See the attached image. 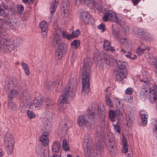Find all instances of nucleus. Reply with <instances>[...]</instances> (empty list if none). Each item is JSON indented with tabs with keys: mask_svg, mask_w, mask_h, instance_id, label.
Masks as SVG:
<instances>
[{
	"mask_svg": "<svg viewBox=\"0 0 157 157\" xmlns=\"http://www.w3.org/2000/svg\"><path fill=\"white\" fill-rule=\"evenodd\" d=\"M124 32L125 34H127L129 32V29L128 28H127L124 29Z\"/></svg>",
	"mask_w": 157,
	"mask_h": 157,
	"instance_id": "338daca9",
	"label": "nucleus"
},
{
	"mask_svg": "<svg viewBox=\"0 0 157 157\" xmlns=\"http://www.w3.org/2000/svg\"><path fill=\"white\" fill-rule=\"evenodd\" d=\"M86 127L87 128H91V124L89 122L87 121V122L86 123Z\"/></svg>",
	"mask_w": 157,
	"mask_h": 157,
	"instance_id": "e2e57ef3",
	"label": "nucleus"
},
{
	"mask_svg": "<svg viewBox=\"0 0 157 157\" xmlns=\"http://www.w3.org/2000/svg\"><path fill=\"white\" fill-rule=\"evenodd\" d=\"M21 65L24 71L25 74L29 76L30 75V72L27 64L24 62H22L21 63Z\"/></svg>",
	"mask_w": 157,
	"mask_h": 157,
	"instance_id": "c756f323",
	"label": "nucleus"
},
{
	"mask_svg": "<svg viewBox=\"0 0 157 157\" xmlns=\"http://www.w3.org/2000/svg\"><path fill=\"white\" fill-rule=\"evenodd\" d=\"M71 80H69L68 84L63 89L61 97L60 98V106H63L62 109L60 106L59 109L60 110L61 112L64 111L63 109L65 108L66 106L63 104H66L67 102V100L68 99L74 96L75 86H73L72 84L71 83Z\"/></svg>",
	"mask_w": 157,
	"mask_h": 157,
	"instance_id": "7ed1b4c3",
	"label": "nucleus"
},
{
	"mask_svg": "<svg viewBox=\"0 0 157 157\" xmlns=\"http://www.w3.org/2000/svg\"><path fill=\"white\" fill-rule=\"evenodd\" d=\"M103 46L105 49L106 50H110L112 52L115 51L113 48L111 47L110 42L107 40H105L104 41Z\"/></svg>",
	"mask_w": 157,
	"mask_h": 157,
	"instance_id": "c85d7f7f",
	"label": "nucleus"
},
{
	"mask_svg": "<svg viewBox=\"0 0 157 157\" xmlns=\"http://www.w3.org/2000/svg\"><path fill=\"white\" fill-rule=\"evenodd\" d=\"M109 87H108L105 90V102L106 105L109 108L113 107V102L110 100L109 97V95L110 94V93L109 92V89H110Z\"/></svg>",
	"mask_w": 157,
	"mask_h": 157,
	"instance_id": "6ab92c4d",
	"label": "nucleus"
},
{
	"mask_svg": "<svg viewBox=\"0 0 157 157\" xmlns=\"http://www.w3.org/2000/svg\"><path fill=\"white\" fill-rule=\"evenodd\" d=\"M80 33L79 30L78 29H77L75 31H73L70 34L71 38H74L78 36Z\"/></svg>",
	"mask_w": 157,
	"mask_h": 157,
	"instance_id": "a18cd8bd",
	"label": "nucleus"
},
{
	"mask_svg": "<svg viewBox=\"0 0 157 157\" xmlns=\"http://www.w3.org/2000/svg\"><path fill=\"white\" fill-rule=\"evenodd\" d=\"M8 106L10 109L13 110H14L16 107V105L11 101L8 103Z\"/></svg>",
	"mask_w": 157,
	"mask_h": 157,
	"instance_id": "603ef678",
	"label": "nucleus"
},
{
	"mask_svg": "<svg viewBox=\"0 0 157 157\" xmlns=\"http://www.w3.org/2000/svg\"><path fill=\"white\" fill-rule=\"evenodd\" d=\"M150 96L149 99L151 103L155 101L157 98V90L155 88H151L149 90Z\"/></svg>",
	"mask_w": 157,
	"mask_h": 157,
	"instance_id": "a211bd4d",
	"label": "nucleus"
},
{
	"mask_svg": "<svg viewBox=\"0 0 157 157\" xmlns=\"http://www.w3.org/2000/svg\"><path fill=\"white\" fill-rule=\"evenodd\" d=\"M88 115V118L92 121H93L94 118H95V116L97 113V108L95 107L90 105L89 106L87 112Z\"/></svg>",
	"mask_w": 157,
	"mask_h": 157,
	"instance_id": "2eb2a0df",
	"label": "nucleus"
},
{
	"mask_svg": "<svg viewBox=\"0 0 157 157\" xmlns=\"http://www.w3.org/2000/svg\"><path fill=\"white\" fill-rule=\"evenodd\" d=\"M135 109L134 107L129 106L127 108L126 117L128 123H130L131 122V119L135 115Z\"/></svg>",
	"mask_w": 157,
	"mask_h": 157,
	"instance_id": "4468645a",
	"label": "nucleus"
},
{
	"mask_svg": "<svg viewBox=\"0 0 157 157\" xmlns=\"http://www.w3.org/2000/svg\"><path fill=\"white\" fill-rule=\"evenodd\" d=\"M87 122V121L85 120L84 115H82L79 117L78 120V123L80 127H83L86 125Z\"/></svg>",
	"mask_w": 157,
	"mask_h": 157,
	"instance_id": "393cba45",
	"label": "nucleus"
},
{
	"mask_svg": "<svg viewBox=\"0 0 157 157\" xmlns=\"http://www.w3.org/2000/svg\"><path fill=\"white\" fill-rule=\"evenodd\" d=\"M71 46L75 48H77L80 46V42L78 40H75L71 44Z\"/></svg>",
	"mask_w": 157,
	"mask_h": 157,
	"instance_id": "a19ab883",
	"label": "nucleus"
},
{
	"mask_svg": "<svg viewBox=\"0 0 157 157\" xmlns=\"http://www.w3.org/2000/svg\"><path fill=\"white\" fill-rule=\"evenodd\" d=\"M82 74V95L87 94L89 90L90 78V69L88 63H84L82 69L80 70Z\"/></svg>",
	"mask_w": 157,
	"mask_h": 157,
	"instance_id": "f03ea898",
	"label": "nucleus"
},
{
	"mask_svg": "<svg viewBox=\"0 0 157 157\" xmlns=\"http://www.w3.org/2000/svg\"><path fill=\"white\" fill-rule=\"evenodd\" d=\"M125 56L128 59H131L132 60H134L137 58V56L132 54L131 52L128 51L126 54Z\"/></svg>",
	"mask_w": 157,
	"mask_h": 157,
	"instance_id": "79ce46f5",
	"label": "nucleus"
},
{
	"mask_svg": "<svg viewBox=\"0 0 157 157\" xmlns=\"http://www.w3.org/2000/svg\"><path fill=\"white\" fill-rule=\"evenodd\" d=\"M27 113L28 117L29 119H33L36 117V114L31 111L28 110Z\"/></svg>",
	"mask_w": 157,
	"mask_h": 157,
	"instance_id": "de8ad7c7",
	"label": "nucleus"
},
{
	"mask_svg": "<svg viewBox=\"0 0 157 157\" xmlns=\"http://www.w3.org/2000/svg\"><path fill=\"white\" fill-rule=\"evenodd\" d=\"M140 81L142 82L143 84L142 89L140 93V96L142 100H144L148 94L149 88V82L147 79H144L140 80Z\"/></svg>",
	"mask_w": 157,
	"mask_h": 157,
	"instance_id": "1a4fd4ad",
	"label": "nucleus"
},
{
	"mask_svg": "<svg viewBox=\"0 0 157 157\" xmlns=\"http://www.w3.org/2000/svg\"><path fill=\"white\" fill-rule=\"evenodd\" d=\"M48 136V135L43 134L40 136V141L44 146H46L48 144L49 140L47 137Z\"/></svg>",
	"mask_w": 157,
	"mask_h": 157,
	"instance_id": "bb28decb",
	"label": "nucleus"
},
{
	"mask_svg": "<svg viewBox=\"0 0 157 157\" xmlns=\"http://www.w3.org/2000/svg\"><path fill=\"white\" fill-rule=\"evenodd\" d=\"M150 49V47L147 46L146 44L144 43H142L137 48L136 52L138 55H141L144 54L146 50H147L148 51H149Z\"/></svg>",
	"mask_w": 157,
	"mask_h": 157,
	"instance_id": "aec40b11",
	"label": "nucleus"
},
{
	"mask_svg": "<svg viewBox=\"0 0 157 157\" xmlns=\"http://www.w3.org/2000/svg\"><path fill=\"white\" fill-rule=\"evenodd\" d=\"M18 11L19 14H21L23 12L24 7L21 4H19L17 6Z\"/></svg>",
	"mask_w": 157,
	"mask_h": 157,
	"instance_id": "8fccbe9b",
	"label": "nucleus"
},
{
	"mask_svg": "<svg viewBox=\"0 0 157 157\" xmlns=\"http://www.w3.org/2000/svg\"><path fill=\"white\" fill-rule=\"evenodd\" d=\"M65 128L68 129L72 127L73 124V122L71 121L69 119H67L64 121Z\"/></svg>",
	"mask_w": 157,
	"mask_h": 157,
	"instance_id": "e433bc0d",
	"label": "nucleus"
},
{
	"mask_svg": "<svg viewBox=\"0 0 157 157\" xmlns=\"http://www.w3.org/2000/svg\"><path fill=\"white\" fill-rule=\"evenodd\" d=\"M52 104L51 100L48 98H47L45 101L43 102V106L44 107L47 108L50 106Z\"/></svg>",
	"mask_w": 157,
	"mask_h": 157,
	"instance_id": "ea45409f",
	"label": "nucleus"
},
{
	"mask_svg": "<svg viewBox=\"0 0 157 157\" xmlns=\"http://www.w3.org/2000/svg\"><path fill=\"white\" fill-rule=\"evenodd\" d=\"M106 145L107 147H111V146L113 147L114 146H116L115 145V144L114 141L113 140H109L106 143Z\"/></svg>",
	"mask_w": 157,
	"mask_h": 157,
	"instance_id": "09e8293b",
	"label": "nucleus"
},
{
	"mask_svg": "<svg viewBox=\"0 0 157 157\" xmlns=\"http://www.w3.org/2000/svg\"><path fill=\"white\" fill-rule=\"evenodd\" d=\"M149 63L151 65H155V73L156 76H157V59H156L153 56L150 54L149 55Z\"/></svg>",
	"mask_w": 157,
	"mask_h": 157,
	"instance_id": "5701e85b",
	"label": "nucleus"
},
{
	"mask_svg": "<svg viewBox=\"0 0 157 157\" xmlns=\"http://www.w3.org/2000/svg\"><path fill=\"white\" fill-rule=\"evenodd\" d=\"M39 25L41 30V35L43 37L45 38L47 36L48 31L47 22L44 21H43L40 23Z\"/></svg>",
	"mask_w": 157,
	"mask_h": 157,
	"instance_id": "f3484780",
	"label": "nucleus"
},
{
	"mask_svg": "<svg viewBox=\"0 0 157 157\" xmlns=\"http://www.w3.org/2000/svg\"><path fill=\"white\" fill-rule=\"evenodd\" d=\"M47 124H44V126H42L41 128V131L43 135H49L48 128L47 126L45 127L44 126L45 125Z\"/></svg>",
	"mask_w": 157,
	"mask_h": 157,
	"instance_id": "58836bf2",
	"label": "nucleus"
},
{
	"mask_svg": "<svg viewBox=\"0 0 157 157\" xmlns=\"http://www.w3.org/2000/svg\"><path fill=\"white\" fill-rule=\"evenodd\" d=\"M128 146L127 144L126 140L125 138L123 137L122 139V148L121 151L123 153H126L128 151Z\"/></svg>",
	"mask_w": 157,
	"mask_h": 157,
	"instance_id": "7c9ffc66",
	"label": "nucleus"
},
{
	"mask_svg": "<svg viewBox=\"0 0 157 157\" xmlns=\"http://www.w3.org/2000/svg\"><path fill=\"white\" fill-rule=\"evenodd\" d=\"M103 21L106 22L108 20L113 22H116L119 24H121L124 23V20L121 17H118L116 13L111 10L107 11L104 14L102 17Z\"/></svg>",
	"mask_w": 157,
	"mask_h": 157,
	"instance_id": "423d86ee",
	"label": "nucleus"
},
{
	"mask_svg": "<svg viewBox=\"0 0 157 157\" xmlns=\"http://www.w3.org/2000/svg\"><path fill=\"white\" fill-rule=\"evenodd\" d=\"M60 155H57L56 154H54L52 156H51L50 157H60Z\"/></svg>",
	"mask_w": 157,
	"mask_h": 157,
	"instance_id": "774afa93",
	"label": "nucleus"
},
{
	"mask_svg": "<svg viewBox=\"0 0 157 157\" xmlns=\"http://www.w3.org/2000/svg\"><path fill=\"white\" fill-rule=\"evenodd\" d=\"M23 2L25 3H29V4H30L32 3L35 0H22Z\"/></svg>",
	"mask_w": 157,
	"mask_h": 157,
	"instance_id": "bf43d9fd",
	"label": "nucleus"
},
{
	"mask_svg": "<svg viewBox=\"0 0 157 157\" xmlns=\"http://www.w3.org/2000/svg\"><path fill=\"white\" fill-rule=\"evenodd\" d=\"M127 63L126 62L123 61L120 64L117 69L116 73V80L121 81L126 77L127 73L125 66Z\"/></svg>",
	"mask_w": 157,
	"mask_h": 157,
	"instance_id": "6e6552de",
	"label": "nucleus"
},
{
	"mask_svg": "<svg viewBox=\"0 0 157 157\" xmlns=\"http://www.w3.org/2000/svg\"><path fill=\"white\" fill-rule=\"evenodd\" d=\"M56 81L55 82L52 83V82H50L46 84V87L48 89H49L51 88L52 87H53L55 86L56 83Z\"/></svg>",
	"mask_w": 157,
	"mask_h": 157,
	"instance_id": "864d4df0",
	"label": "nucleus"
},
{
	"mask_svg": "<svg viewBox=\"0 0 157 157\" xmlns=\"http://www.w3.org/2000/svg\"><path fill=\"white\" fill-rule=\"evenodd\" d=\"M112 33L115 36H118V32L113 29Z\"/></svg>",
	"mask_w": 157,
	"mask_h": 157,
	"instance_id": "052dcab7",
	"label": "nucleus"
},
{
	"mask_svg": "<svg viewBox=\"0 0 157 157\" xmlns=\"http://www.w3.org/2000/svg\"><path fill=\"white\" fill-rule=\"evenodd\" d=\"M120 42L124 46L125 48L127 50H129L131 49L132 44L131 41L128 39L125 38H122L121 39Z\"/></svg>",
	"mask_w": 157,
	"mask_h": 157,
	"instance_id": "4be33fe9",
	"label": "nucleus"
},
{
	"mask_svg": "<svg viewBox=\"0 0 157 157\" xmlns=\"http://www.w3.org/2000/svg\"><path fill=\"white\" fill-rule=\"evenodd\" d=\"M105 60L106 64L109 65L112 64L114 61V60L112 58V56L109 55H106Z\"/></svg>",
	"mask_w": 157,
	"mask_h": 157,
	"instance_id": "f704fd0d",
	"label": "nucleus"
},
{
	"mask_svg": "<svg viewBox=\"0 0 157 157\" xmlns=\"http://www.w3.org/2000/svg\"><path fill=\"white\" fill-rule=\"evenodd\" d=\"M140 0H132V2L134 5H136L140 2Z\"/></svg>",
	"mask_w": 157,
	"mask_h": 157,
	"instance_id": "680f3d73",
	"label": "nucleus"
},
{
	"mask_svg": "<svg viewBox=\"0 0 157 157\" xmlns=\"http://www.w3.org/2000/svg\"><path fill=\"white\" fill-rule=\"evenodd\" d=\"M113 126L114 127V129L117 132H120L119 127L117 124H115V125L113 124Z\"/></svg>",
	"mask_w": 157,
	"mask_h": 157,
	"instance_id": "13d9d810",
	"label": "nucleus"
},
{
	"mask_svg": "<svg viewBox=\"0 0 157 157\" xmlns=\"http://www.w3.org/2000/svg\"><path fill=\"white\" fill-rule=\"evenodd\" d=\"M62 35L64 38L67 39L68 40H69L71 38V35H69V33L67 32L63 31Z\"/></svg>",
	"mask_w": 157,
	"mask_h": 157,
	"instance_id": "3c124183",
	"label": "nucleus"
},
{
	"mask_svg": "<svg viewBox=\"0 0 157 157\" xmlns=\"http://www.w3.org/2000/svg\"><path fill=\"white\" fill-rule=\"evenodd\" d=\"M53 40L55 46H58L56 49L55 54L59 59H61L63 54L67 50V46L65 43L61 42L59 36L57 34H54Z\"/></svg>",
	"mask_w": 157,
	"mask_h": 157,
	"instance_id": "20e7f679",
	"label": "nucleus"
},
{
	"mask_svg": "<svg viewBox=\"0 0 157 157\" xmlns=\"http://www.w3.org/2000/svg\"><path fill=\"white\" fill-rule=\"evenodd\" d=\"M58 0H55L51 5L50 8V11L52 14L56 10L58 5Z\"/></svg>",
	"mask_w": 157,
	"mask_h": 157,
	"instance_id": "473e14b6",
	"label": "nucleus"
},
{
	"mask_svg": "<svg viewBox=\"0 0 157 157\" xmlns=\"http://www.w3.org/2000/svg\"><path fill=\"white\" fill-rule=\"evenodd\" d=\"M36 152L39 157H49L48 149L42 146L36 147Z\"/></svg>",
	"mask_w": 157,
	"mask_h": 157,
	"instance_id": "9b49d317",
	"label": "nucleus"
},
{
	"mask_svg": "<svg viewBox=\"0 0 157 157\" xmlns=\"http://www.w3.org/2000/svg\"><path fill=\"white\" fill-rule=\"evenodd\" d=\"M6 14L4 10L0 7V16L3 17L6 16Z\"/></svg>",
	"mask_w": 157,
	"mask_h": 157,
	"instance_id": "4d7b16f0",
	"label": "nucleus"
},
{
	"mask_svg": "<svg viewBox=\"0 0 157 157\" xmlns=\"http://www.w3.org/2000/svg\"><path fill=\"white\" fill-rule=\"evenodd\" d=\"M75 2V4L77 5L80 4L82 2H84L87 5L90 4L91 2V0H73Z\"/></svg>",
	"mask_w": 157,
	"mask_h": 157,
	"instance_id": "37998d69",
	"label": "nucleus"
},
{
	"mask_svg": "<svg viewBox=\"0 0 157 157\" xmlns=\"http://www.w3.org/2000/svg\"><path fill=\"white\" fill-rule=\"evenodd\" d=\"M17 89H20L22 93L21 96L24 101L22 102V99H21L20 106L21 112H24L26 108V104H28L30 101V95L26 89L25 86L20 88L18 87L17 81L16 79L7 77L5 81L4 90L8 93V97L12 98L17 96L18 94V92L17 90Z\"/></svg>",
	"mask_w": 157,
	"mask_h": 157,
	"instance_id": "f257e3e1",
	"label": "nucleus"
},
{
	"mask_svg": "<svg viewBox=\"0 0 157 157\" xmlns=\"http://www.w3.org/2000/svg\"><path fill=\"white\" fill-rule=\"evenodd\" d=\"M107 149L109 154L111 155H114L117 153V149L116 146L108 147H107Z\"/></svg>",
	"mask_w": 157,
	"mask_h": 157,
	"instance_id": "2f4dec72",
	"label": "nucleus"
},
{
	"mask_svg": "<svg viewBox=\"0 0 157 157\" xmlns=\"http://www.w3.org/2000/svg\"><path fill=\"white\" fill-rule=\"evenodd\" d=\"M62 147L64 151H69L70 150L69 146H68L66 140L64 139L62 141Z\"/></svg>",
	"mask_w": 157,
	"mask_h": 157,
	"instance_id": "4c0bfd02",
	"label": "nucleus"
},
{
	"mask_svg": "<svg viewBox=\"0 0 157 157\" xmlns=\"http://www.w3.org/2000/svg\"><path fill=\"white\" fill-rule=\"evenodd\" d=\"M133 98L132 96H130V98L128 99L129 102L132 103L133 101Z\"/></svg>",
	"mask_w": 157,
	"mask_h": 157,
	"instance_id": "69168bd1",
	"label": "nucleus"
},
{
	"mask_svg": "<svg viewBox=\"0 0 157 157\" xmlns=\"http://www.w3.org/2000/svg\"><path fill=\"white\" fill-rule=\"evenodd\" d=\"M97 27L98 29L101 30L102 32H104L105 30V25L103 24L98 25Z\"/></svg>",
	"mask_w": 157,
	"mask_h": 157,
	"instance_id": "5fc2aeb1",
	"label": "nucleus"
},
{
	"mask_svg": "<svg viewBox=\"0 0 157 157\" xmlns=\"http://www.w3.org/2000/svg\"><path fill=\"white\" fill-rule=\"evenodd\" d=\"M147 115L144 113L142 114L141 115L142 121L144 124L147 123Z\"/></svg>",
	"mask_w": 157,
	"mask_h": 157,
	"instance_id": "49530a36",
	"label": "nucleus"
},
{
	"mask_svg": "<svg viewBox=\"0 0 157 157\" xmlns=\"http://www.w3.org/2000/svg\"><path fill=\"white\" fill-rule=\"evenodd\" d=\"M91 140L92 137L90 134H86L84 137L83 145L84 146V150L86 152H87L88 150H91Z\"/></svg>",
	"mask_w": 157,
	"mask_h": 157,
	"instance_id": "9d476101",
	"label": "nucleus"
},
{
	"mask_svg": "<svg viewBox=\"0 0 157 157\" xmlns=\"http://www.w3.org/2000/svg\"><path fill=\"white\" fill-rule=\"evenodd\" d=\"M102 132V131H99L97 129L95 132V135L96 136V139H97L98 140L96 145V149L98 151H101L103 148V146L101 145V142L100 141Z\"/></svg>",
	"mask_w": 157,
	"mask_h": 157,
	"instance_id": "dca6fc26",
	"label": "nucleus"
},
{
	"mask_svg": "<svg viewBox=\"0 0 157 157\" xmlns=\"http://www.w3.org/2000/svg\"><path fill=\"white\" fill-rule=\"evenodd\" d=\"M62 79L61 78L58 77L56 80V82L55 86L56 87L55 90L56 92H59L61 91V89Z\"/></svg>",
	"mask_w": 157,
	"mask_h": 157,
	"instance_id": "cd10ccee",
	"label": "nucleus"
},
{
	"mask_svg": "<svg viewBox=\"0 0 157 157\" xmlns=\"http://www.w3.org/2000/svg\"><path fill=\"white\" fill-rule=\"evenodd\" d=\"M146 32V31H144L142 28L137 27L134 28V34L138 38H142L145 34Z\"/></svg>",
	"mask_w": 157,
	"mask_h": 157,
	"instance_id": "412c9836",
	"label": "nucleus"
},
{
	"mask_svg": "<svg viewBox=\"0 0 157 157\" xmlns=\"http://www.w3.org/2000/svg\"><path fill=\"white\" fill-rule=\"evenodd\" d=\"M2 43L1 48L3 47L6 52H11L17 48L20 44L19 40L17 39L7 40L6 38H4L1 41Z\"/></svg>",
	"mask_w": 157,
	"mask_h": 157,
	"instance_id": "39448f33",
	"label": "nucleus"
},
{
	"mask_svg": "<svg viewBox=\"0 0 157 157\" xmlns=\"http://www.w3.org/2000/svg\"><path fill=\"white\" fill-rule=\"evenodd\" d=\"M5 146L7 153L9 155L11 154L13 149L14 143V137L10 133H7L4 138Z\"/></svg>",
	"mask_w": 157,
	"mask_h": 157,
	"instance_id": "0eeeda50",
	"label": "nucleus"
},
{
	"mask_svg": "<svg viewBox=\"0 0 157 157\" xmlns=\"http://www.w3.org/2000/svg\"><path fill=\"white\" fill-rule=\"evenodd\" d=\"M133 92V90L132 88H128L126 89V93L127 94L130 95Z\"/></svg>",
	"mask_w": 157,
	"mask_h": 157,
	"instance_id": "6e6d98bb",
	"label": "nucleus"
},
{
	"mask_svg": "<svg viewBox=\"0 0 157 157\" xmlns=\"http://www.w3.org/2000/svg\"><path fill=\"white\" fill-rule=\"evenodd\" d=\"M5 23V22L4 21L0 19V27L2 28L3 27V23Z\"/></svg>",
	"mask_w": 157,
	"mask_h": 157,
	"instance_id": "0e129e2a",
	"label": "nucleus"
},
{
	"mask_svg": "<svg viewBox=\"0 0 157 157\" xmlns=\"http://www.w3.org/2000/svg\"><path fill=\"white\" fill-rule=\"evenodd\" d=\"M61 149V145L60 143L57 141H55L53 143L52 146V150L54 152H58Z\"/></svg>",
	"mask_w": 157,
	"mask_h": 157,
	"instance_id": "a878e982",
	"label": "nucleus"
},
{
	"mask_svg": "<svg viewBox=\"0 0 157 157\" xmlns=\"http://www.w3.org/2000/svg\"><path fill=\"white\" fill-rule=\"evenodd\" d=\"M80 18L81 20L85 24H90L93 20L88 12L86 11H82L80 15Z\"/></svg>",
	"mask_w": 157,
	"mask_h": 157,
	"instance_id": "f8f14e48",
	"label": "nucleus"
},
{
	"mask_svg": "<svg viewBox=\"0 0 157 157\" xmlns=\"http://www.w3.org/2000/svg\"><path fill=\"white\" fill-rule=\"evenodd\" d=\"M5 24L6 28L8 29H13L15 28V25L13 22H12L10 21H6L5 22Z\"/></svg>",
	"mask_w": 157,
	"mask_h": 157,
	"instance_id": "c9c22d12",
	"label": "nucleus"
},
{
	"mask_svg": "<svg viewBox=\"0 0 157 157\" xmlns=\"http://www.w3.org/2000/svg\"><path fill=\"white\" fill-rule=\"evenodd\" d=\"M44 98L42 97H38L37 99L34 100L31 103V106L35 110L38 109L41 105H43Z\"/></svg>",
	"mask_w": 157,
	"mask_h": 157,
	"instance_id": "ddd939ff",
	"label": "nucleus"
},
{
	"mask_svg": "<svg viewBox=\"0 0 157 157\" xmlns=\"http://www.w3.org/2000/svg\"><path fill=\"white\" fill-rule=\"evenodd\" d=\"M116 115L114 110L110 109L109 112V117L111 121L113 122L115 121Z\"/></svg>",
	"mask_w": 157,
	"mask_h": 157,
	"instance_id": "72a5a7b5",
	"label": "nucleus"
},
{
	"mask_svg": "<svg viewBox=\"0 0 157 157\" xmlns=\"http://www.w3.org/2000/svg\"><path fill=\"white\" fill-rule=\"evenodd\" d=\"M143 38L144 39L149 41H151L153 40V38L151 35L150 34L146 32Z\"/></svg>",
	"mask_w": 157,
	"mask_h": 157,
	"instance_id": "c03bdc74",
	"label": "nucleus"
},
{
	"mask_svg": "<svg viewBox=\"0 0 157 157\" xmlns=\"http://www.w3.org/2000/svg\"><path fill=\"white\" fill-rule=\"evenodd\" d=\"M65 3L63 2L62 4V6L63 8V13L64 14V17L69 19L70 17V13L68 10L69 7L65 5Z\"/></svg>",
	"mask_w": 157,
	"mask_h": 157,
	"instance_id": "b1692460",
	"label": "nucleus"
}]
</instances>
